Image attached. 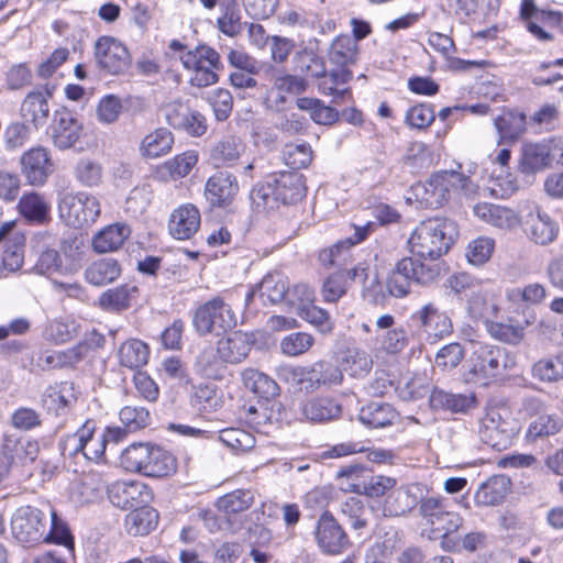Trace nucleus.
<instances>
[{
	"label": "nucleus",
	"instance_id": "obj_60",
	"mask_svg": "<svg viewBox=\"0 0 563 563\" xmlns=\"http://www.w3.org/2000/svg\"><path fill=\"white\" fill-rule=\"evenodd\" d=\"M219 439L223 444L236 452L247 451L252 449L255 443L253 434L240 428H228L221 430Z\"/></svg>",
	"mask_w": 563,
	"mask_h": 563
},
{
	"label": "nucleus",
	"instance_id": "obj_6",
	"mask_svg": "<svg viewBox=\"0 0 563 563\" xmlns=\"http://www.w3.org/2000/svg\"><path fill=\"white\" fill-rule=\"evenodd\" d=\"M290 379L305 393H313L322 387L340 385L343 374L339 366L329 361H318L308 366L289 369Z\"/></svg>",
	"mask_w": 563,
	"mask_h": 563
},
{
	"label": "nucleus",
	"instance_id": "obj_46",
	"mask_svg": "<svg viewBox=\"0 0 563 563\" xmlns=\"http://www.w3.org/2000/svg\"><path fill=\"white\" fill-rule=\"evenodd\" d=\"M118 356L122 366L130 369H139L147 363L150 349L143 341L131 339L120 346Z\"/></svg>",
	"mask_w": 563,
	"mask_h": 563
},
{
	"label": "nucleus",
	"instance_id": "obj_17",
	"mask_svg": "<svg viewBox=\"0 0 563 563\" xmlns=\"http://www.w3.org/2000/svg\"><path fill=\"white\" fill-rule=\"evenodd\" d=\"M26 238L18 228L16 221H8L0 225V243L3 244L2 268L9 272L19 271L24 262Z\"/></svg>",
	"mask_w": 563,
	"mask_h": 563
},
{
	"label": "nucleus",
	"instance_id": "obj_64",
	"mask_svg": "<svg viewBox=\"0 0 563 563\" xmlns=\"http://www.w3.org/2000/svg\"><path fill=\"white\" fill-rule=\"evenodd\" d=\"M250 198L252 203L258 210H272L278 206V198L276 195L275 187L273 186V179L257 184L251 191Z\"/></svg>",
	"mask_w": 563,
	"mask_h": 563
},
{
	"label": "nucleus",
	"instance_id": "obj_29",
	"mask_svg": "<svg viewBox=\"0 0 563 563\" xmlns=\"http://www.w3.org/2000/svg\"><path fill=\"white\" fill-rule=\"evenodd\" d=\"M200 227V212L194 205H184L176 209L169 219V232L178 240L190 239Z\"/></svg>",
	"mask_w": 563,
	"mask_h": 563
},
{
	"label": "nucleus",
	"instance_id": "obj_39",
	"mask_svg": "<svg viewBox=\"0 0 563 563\" xmlns=\"http://www.w3.org/2000/svg\"><path fill=\"white\" fill-rule=\"evenodd\" d=\"M510 485V478L506 475L492 476L478 487L475 500L484 506L497 505L507 496Z\"/></svg>",
	"mask_w": 563,
	"mask_h": 563
},
{
	"label": "nucleus",
	"instance_id": "obj_20",
	"mask_svg": "<svg viewBox=\"0 0 563 563\" xmlns=\"http://www.w3.org/2000/svg\"><path fill=\"white\" fill-rule=\"evenodd\" d=\"M239 192L236 177L228 172H218L206 183L205 197L211 207H230Z\"/></svg>",
	"mask_w": 563,
	"mask_h": 563
},
{
	"label": "nucleus",
	"instance_id": "obj_5",
	"mask_svg": "<svg viewBox=\"0 0 563 563\" xmlns=\"http://www.w3.org/2000/svg\"><path fill=\"white\" fill-rule=\"evenodd\" d=\"M40 446L36 441H7L2 446L0 476L13 475L20 478L34 476L33 465L38 456Z\"/></svg>",
	"mask_w": 563,
	"mask_h": 563
},
{
	"label": "nucleus",
	"instance_id": "obj_35",
	"mask_svg": "<svg viewBox=\"0 0 563 563\" xmlns=\"http://www.w3.org/2000/svg\"><path fill=\"white\" fill-rule=\"evenodd\" d=\"M358 419L368 428L379 429L391 426L398 419V412L387 402L372 401L361 408Z\"/></svg>",
	"mask_w": 563,
	"mask_h": 563
},
{
	"label": "nucleus",
	"instance_id": "obj_9",
	"mask_svg": "<svg viewBox=\"0 0 563 563\" xmlns=\"http://www.w3.org/2000/svg\"><path fill=\"white\" fill-rule=\"evenodd\" d=\"M419 515L435 530L451 534L460 529L463 519L459 512L451 510L444 497H426L419 501Z\"/></svg>",
	"mask_w": 563,
	"mask_h": 563
},
{
	"label": "nucleus",
	"instance_id": "obj_43",
	"mask_svg": "<svg viewBox=\"0 0 563 563\" xmlns=\"http://www.w3.org/2000/svg\"><path fill=\"white\" fill-rule=\"evenodd\" d=\"M552 159L547 144L530 143L522 147L520 168L525 174H534L549 166Z\"/></svg>",
	"mask_w": 563,
	"mask_h": 563
},
{
	"label": "nucleus",
	"instance_id": "obj_53",
	"mask_svg": "<svg viewBox=\"0 0 563 563\" xmlns=\"http://www.w3.org/2000/svg\"><path fill=\"white\" fill-rule=\"evenodd\" d=\"M494 124L501 139L517 140L526 131V115L520 112L508 111L495 118Z\"/></svg>",
	"mask_w": 563,
	"mask_h": 563
},
{
	"label": "nucleus",
	"instance_id": "obj_41",
	"mask_svg": "<svg viewBox=\"0 0 563 563\" xmlns=\"http://www.w3.org/2000/svg\"><path fill=\"white\" fill-rule=\"evenodd\" d=\"M157 520V511L146 504L126 515L125 528L131 536H145L156 528Z\"/></svg>",
	"mask_w": 563,
	"mask_h": 563
},
{
	"label": "nucleus",
	"instance_id": "obj_61",
	"mask_svg": "<svg viewBox=\"0 0 563 563\" xmlns=\"http://www.w3.org/2000/svg\"><path fill=\"white\" fill-rule=\"evenodd\" d=\"M283 159L292 169L306 168L312 161V150L309 144H286L283 150Z\"/></svg>",
	"mask_w": 563,
	"mask_h": 563
},
{
	"label": "nucleus",
	"instance_id": "obj_51",
	"mask_svg": "<svg viewBox=\"0 0 563 563\" xmlns=\"http://www.w3.org/2000/svg\"><path fill=\"white\" fill-rule=\"evenodd\" d=\"M563 426L562 419L556 415H540L529 424L526 437L528 441L534 442L550 435L556 434Z\"/></svg>",
	"mask_w": 563,
	"mask_h": 563
},
{
	"label": "nucleus",
	"instance_id": "obj_27",
	"mask_svg": "<svg viewBox=\"0 0 563 563\" xmlns=\"http://www.w3.org/2000/svg\"><path fill=\"white\" fill-rule=\"evenodd\" d=\"M523 231L528 239L539 245H549L559 233L558 223L545 212L530 213L523 223Z\"/></svg>",
	"mask_w": 563,
	"mask_h": 563
},
{
	"label": "nucleus",
	"instance_id": "obj_38",
	"mask_svg": "<svg viewBox=\"0 0 563 563\" xmlns=\"http://www.w3.org/2000/svg\"><path fill=\"white\" fill-rule=\"evenodd\" d=\"M122 273L119 261L104 257L92 262L85 271L86 280L93 286H104L113 283Z\"/></svg>",
	"mask_w": 563,
	"mask_h": 563
},
{
	"label": "nucleus",
	"instance_id": "obj_37",
	"mask_svg": "<svg viewBox=\"0 0 563 563\" xmlns=\"http://www.w3.org/2000/svg\"><path fill=\"white\" fill-rule=\"evenodd\" d=\"M252 344L246 334L233 332L229 336L218 341V352L225 363L238 364L250 353Z\"/></svg>",
	"mask_w": 563,
	"mask_h": 563
},
{
	"label": "nucleus",
	"instance_id": "obj_49",
	"mask_svg": "<svg viewBox=\"0 0 563 563\" xmlns=\"http://www.w3.org/2000/svg\"><path fill=\"white\" fill-rule=\"evenodd\" d=\"M296 104L300 110L309 112L311 120L317 124L331 125L340 118L335 108L325 106L320 99L301 97L297 99Z\"/></svg>",
	"mask_w": 563,
	"mask_h": 563
},
{
	"label": "nucleus",
	"instance_id": "obj_31",
	"mask_svg": "<svg viewBox=\"0 0 563 563\" xmlns=\"http://www.w3.org/2000/svg\"><path fill=\"white\" fill-rule=\"evenodd\" d=\"M75 401L74 385L69 382H60L48 386L42 396L43 407L56 416L65 415Z\"/></svg>",
	"mask_w": 563,
	"mask_h": 563
},
{
	"label": "nucleus",
	"instance_id": "obj_63",
	"mask_svg": "<svg viewBox=\"0 0 563 563\" xmlns=\"http://www.w3.org/2000/svg\"><path fill=\"white\" fill-rule=\"evenodd\" d=\"M222 362L218 346L207 345L197 355L195 366L202 375L217 377Z\"/></svg>",
	"mask_w": 563,
	"mask_h": 563
},
{
	"label": "nucleus",
	"instance_id": "obj_54",
	"mask_svg": "<svg viewBox=\"0 0 563 563\" xmlns=\"http://www.w3.org/2000/svg\"><path fill=\"white\" fill-rule=\"evenodd\" d=\"M265 74L273 82V87L282 92L299 95L305 92L308 87L303 78L296 75L284 74L271 64L267 65Z\"/></svg>",
	"mask_w": 563,
	"mask_h": 563
},
{
	"label": "nucleus",
	"instance_id": "obj_58",
	"mask_svg": "<svg viewBox=\"0 0 563 563\" xmlns=\"http://www.w3.org/2000/svg\"><path fill=\"white\" fill-rule=\"evenodd\" d=\"M465 356V350L459 342L442 346L435 354L434 364L443 372L456 368Z\"/></svg>",
	"mask_w": 563,
	"mask_h": 563
},
{
	"label": "nucleus",
	"instance_id": "obj_23",
	"mask_svg": "<svg viewBox=\"0 0 563 563\" xmlns=\"http://www.w3.org/2000/svg\"><path fill=\"white\" fill-rule=\"evenodd\" d=\"M82 124L67 110L56 111L51 125L53 144L59 150L73 147L80 139Z\"/></svg>",
	"mask_w": 563,
	"mask_h": 563
},
{
	"label": "nucleus",
	"instance_id": "obj_2",
	"mask_svg": "<svg viewBox=\"0 0 563 563\" xmlns=\"http://www.w3.org/2000/svg\"><path fill=\"white\" fill-rule=\"evenodd\" d=\"M444 272L443 262H422L404 257L397 262L386 280L388 292L402 298L410 291L412 283L427 286L435 283Z\"/></svg>",
	"mask_w": 563,
	"mask_h": 563
},
{
	"label": "nucleus",
	"instance_id": "obj_11",
	"mask_svg": "<svg viewBox=\"0 0 563 563\" xmlns=\"http://www.w3.org/2000/svg\"><path fill=\"white\" fill-rule=\"evenodd\" d=\"M95 60L100 70L120 75L128 70L131 56L128 48L111 36H101L95 43Z\"/></svg>",
	"mask_w": 563,
	"mask_h": 563
},
{
	"label": "nucleus",
	"instance_id": "obj_19",
	"mask_svg": "<svg viewBox=\"0 0 563 563\" xmlns=\"http://www.w3.org/2000/svg\"><path fill=\"white\" fill-rule=\"evenodd\" d=\"M111 504L121 509H135L152 500V492L141 482H117L108 488Z\"/></svg>",
	"mask_w": 563,
	"mask_h": 563
},
{
	"label": "nucleus",
	"instance_id": "obj_44",
	"mask_svg": "<svg viewBox=\"0 0 563 563\" xmlns=\"http://www.w3.org/2000/svg\"><path fill=\"white\" fill-rule=\"evenodd\" d=\"M137 292V287L129 284L108 289L99 297V306L107 311L119 312L125 310L131 306V301L136 298Z\"/></svg>",
	"mask_w": 563,
	"mask_h": 563
},
{
	"label": "nucleus",
	"instance_id": "obj_25",
	"mask_svg": "<svg viewBox=\"0 0 563 563\" xmlns=\"http://www.w3.org/2000/svg\"><path fill=\"white\" fill-rule=\"evenodd\" d=\"M300 410L306 420L313 423H325L341 417L342 405L334 397L317 396L305 400Z\"/></svg>",
	"mask_w": 563,
	"mask_h": 563
},
{
	"label": "nucleus",
	"instance_id": "obj_7",
	"mask_svg": "<svg viewBox=\"0 0 563 563\" xmlns=\"http://www.w3.org/2000/svg\"><path fill=\"white\" fill-rule=\"evenodd\" d=\"M314 540L327 555H340L351 547L347 533L329 510H323L317 520Z\"/></svg>",
	"mask_w": 563,
	"mask_h": 563
},
{
	"label": "nucleus",
	"instance_id": "obj_59",
	"mask_svg": "<svg viewBox=\"0 0 563 563\" xmlns=\"http://www.w3.org/2000/svg\"><path fill=\"white\" fill-rule=\"evenodd\" d=\"M177 463L170 452L155 446L152 452V464L148 467V477H166L176 472Z\"/></svg>",
	"mask_w": 563,
	"mask_h": 563
},
{
	"label": "nucleus",
	"instance_id": "obj_18",
	"mask_svg": "<svg viewBox=\"0 0 563 563\" xmlns=\"http://www.w3.org/2000/svg\"><path fill=\"white\" fill-rule=\"evenodd\" d=\"M467 363L471 374L482 378L495 377L505 366V354L496 345L477 343L474 345Z\"/></svg>",
	"mask_w": 563,
	"mask_h": 563
},
{
	"label": "nucleus",
	"instance_id": "obj_47",
	"mask_svg": "<svg viewBox=\"0 0 563 563\" xmlns=\"http://www.w3.org/2000/svg\"><path fill=\"white\" fill-rule=\"evenodd\" d=\"M532 376L542 383L563 380V352L540 358L532 365Z\"/></svg>",
	"mask_w": 563,
	"mask_h": 563
},
{
	"label": "nucleus",
	"instance_id": "obj_10",
	"mask_svg": "<svg viewBox=\"0 0 563 563\" xmlns=\"http://www.w3.org/2000/svg\"><path fill=\"white\" fill-rule=\"evenodd\" d=\"M254 503V494L249 489H236L220 497L217 507L222 516L206 518L207 526L210 530L222 529V523L228 525V530L235 532L241 527L231 520L232 516H236L246 511Z\"/></svg>",
	"mask_w": 563,
	"mask_h": 563
},
{
	"label": "nucleus",
	"instance_id": "obj_40",
	"mask_svg": "<svg viewBox=\"0 0 563 563\" xmlns=\"http://www.w3.org/2000/svg\"><path fill=\"white\" fill-rule=\"evenodd\" d=\"M288 279L279 272L268 273L263 277L257 285L256 291L258 292L264 305H276L284 302L287 295ZM255 290L250 296H254Z\"/></svg>",
	"mask_w": 563,
	"mask_h": 563
},
{
	"label": "nucleus",
	"instance_id": "obj_21",
	"mask_svg": "<svg viewBox=\"0 0 563 563\" xmlns=\"http://www.w3.org/2000/svg\"><path fill=\"white\" fill-rule=\"evenodd\" d=\"M16 210L27 224L45 225L52 220L51 200L38 191L24 192L18 201Z\"/></svg>",
	"mask_w": 563,
	"mask_h": 563
},
{
	"label": "nucleus",
	"instance_id": "obj_50",
	"mask_svg": "<svg viewBox=\"0 0 563 563\" xmlns=\"http://www.w3.org/2000/svg\"><path fill=\"white\" fill-rule=\"evenodd\" d=\"M547 296L545 288L541 284H529L525 288H511L506 292L507 299L518 305L517 312L521 313L525 306L540 303Z\"/></svg>",
	"mask_w": 563,
	"mask_h": 563
},
{
	"label": "nucleus",
	"instance_id": "obj_48",
	"mask_svg": "<svg viewBox=\"0 0 563 563\" xmlns=\"http://www.w3.org/2000/svg\"><path fill=\"white\" fill-rule=\"evenodd\" d=\"M243 150L244 146L239 139L227 136L212 146L210 157L217 167L231 166L240 158Z\"/></svg>",
	"mask_w": 563,
	"mask_h": 563
},
{
	"label": "nucleus",
	"instance_id": "obj_1",
	"mask_svg": "<svg viewBox=\"0 0 563 563\" xmlns=\"http://www.w3.org/2000/svg\"><path fill=\"white\" fill-rule=\"evenodd\" d=\"M456 235L454 221L446 218L427 219L418 224L409 238L412 257L422 262H440Z\"/></svg>",
	"mask_w": 563,
	"mask_h": 563
},
{
	"label": "nucleus",
	"instance_id": "obj_13",
	"mask_svg": "<svg viewBox=\"0 0 563 563\" xmlns=\"http://www.w3.org/2000/svg\"><path fill=\"white\" fill-rule=\"evenodd\" d=\"M510 317L506 322L485 320L487 332L496 340L512 345H518L525 339V329L537 320L534 310L525 306L521 313Z\"/></svg>",
	"mask_w": 563,
	"mask_h": 563
},
{
	"label": "nucleus",
	"instance_id": "obj_33",
	"mask_svg": "<svg viewBox=\"0 0 563 563\" xmlns=\"http://www.w3.org/2000/svg\"><path fill=\"white\" fill-rule=\"evenodd\" d=\"M131 235L128 224L117 222L101 229L92 238V249L99 254L119 250L124 241Z\"/></svg>",
	"mask_w": 563,
	"mask_h": 563
},
{
	"label": "nucleus",
	"instance_id": "obj_57",
	"mask_svg": "<svg viewBox=\"0 0 563 563\" xmlns=\"http://www.w3.org/2000/svg\"><path fill=\"white\" fill-rule=\"evenodd\" d=\"M396 484V479L383 475H372L365 478L364 483L350 484V490L356 493H365L371 497H379L391 489Z\"/></svg>",
	"mask_w": 563,
	"mask_h": 563
},
{
	"label": "nucleus",
	"instance_id": "obj_52",
	"mask_svg": "<svg viewBox=\"0 0 563 563\" xmlns=\"http://www.w3.org/2000/svg\"><path fill=\"white\" fill-rule=\"evenodd\" d=\"M222 14L217 20L218 29L228 36H235L242 31L241 11L236 0H222Z\"/></svg>",
	"mask_w": 563,
	"mask_h": 563
},
{
	"label": "nucleus",
	"instance_id": "obj_15",
	"mask_svg": "<svg viewBox=\"0 0 563 563\" xmlns=\"http://www.w3.org/2000/svg\"><path fill=\"white\" fill-rule=\"evenodd\" d=\"M21 172L30 186H44L54 172L49 151L43 146L32 147L20 158Z\"/></svg>",
	"mask_w": 563,
	"mask_h": 563
},
{
	"label": "nucleus",
	"instance_id": "obj_34",
	"mask_svg": "<svg viewBox=\"0 0 563 563\" xmlns=\"http://www.w3.org/2000/svg\"><path fill=\"white\" fill-rule=\"evenodd\" d=\"M475 213L487 223L505 231L515 230L521 221L517 212L499 205L484 203L476 206Z\"/></svg>",
	"mask_w": 563,
	"mask_h": 563
},
{
	"label": "nucleus",
	"instance_id": "obj_24",
	"mask_svg": "<svg viewBox=\"0 0 563 563\" xmlns=\"http://www.w3.org/2000/svg\"><path fill=\"white\" fill-rule=\"evenodd\" d=\"M104 344L103 335L92 333L88 339L78 342L73 347L64 351H57L46 357V363L53 367H73L81 362L88 354Z\"/></svg>",
	"mask_w": 563,
	"mask_h": 563
},
{
	"label": "nucleus",
	"instance_id": "obj_32",
	"mask_svg": "<svg viewBox=\"0 0 563 563\" xmlns=\"http://www.w3.org/2000/svg\"><path fill=\"white\" fill-rule=\"evenodd\" d=\"M49 97H52V92L49 90H46V92L31 91L26 95L21 104L22 117L26 122L33 124L36 130L43 128L47 122L49 117L47 99Z\"/></svg>",
	"mask_w": 563,
	"mask_h": 563
},
{
	"label": "nucleus",
	"instance_id": "obj_12",
	"mask_svg": "<svg viewBox=\"0 0 563 563\" xmlns=\"http://www.w3.org/2000/svg\"><path fill=\"white\" fill-rule=\"evenodd\" d=\"M44 514L32 506L19 507L12 516L11 528L15 539L22 543L34 544L45 536Z\"/></svg>",
	"mask_w": 563,
	"mask_h": 563
},
{
	"label": "nucleus",
	"instance_id": "obj_62",
	"mask_svg": "<svg viewBox=\"0 0 563 563\" xmlns=\"http://www.w3.org/2000/svg\"><path fill=\"white\" fill-rule=\"evenodd\" d=\"M75 177L82 186H98L102 180V166L90 158H81L75 166Z\"/></svg>",
	"mask_w": 563,
	"mask_h": 563
},
{
	"label": "nucleus",
	"instance_id": "obj_14",
	"mask_svg": "<svg viewBox=\"0 0 563 563\" xmlns=\"http://www.w3.org/2000/svg\"><path fill=\"white\" fill-rule=\"evenodd\" d=\"M516 432L514 423L503 419L496 411L487 413L481 420L478 430L482 442L498 452L511 445Z\"/></svg>",
	"mask_w": 563,
	"mask_h": 563
},
{
	"label": "nucleus",
	"instance_id": "obj_4",
	"mask_svg": "<svg viewBox=\"0 0 563 563\" xmlns=\"http://www.w3.org/2000/svg\"><path fill=\"white\" fill-rule=\"evenodd\" d=\"M191 323L199 336H220L236 325V317L231 306L221 296H216L197 306Z\"/></svg>",
	"mask_w": 563,
	"mask_h": 563
},
{
	"label": "nucleus",
	"instance_id": "obj_45",
	"mask_svg": "<svg viewBox=\"0 0 563 563\" xmlns=\"http://www.w3.org/2000/svg\"><path fill=\"white\" fill-rule=\"evenodd\" d=\"M242 380L247 389L266 400L279 395L278 384L272 377L255 368L244 369Z\"/></svg>",
	"mask_w": 563,
	"mask_h": 563
},
{
	"label": "nucleus",
	"instance_id": "obj_28",
	"mask_svg": "<svg viewBox=\"0 0 563 563\" xmlns=\"http://www.w3.org/2000/svg\"><path fill=\"white\" fill-rule=\"evenodd\" d=\"M272 179L278 201L284 205H295L306 196L303 176L297 172H283Z\"/></svg>",
	"mask_w": 563,
	"mask_h": 563
},
{
	"label": "nucleus",
	"instance_id": "obj_16",
	"mask_svg": "<svg viewBox=\"0 0 563 563\" xmlns=\"http://www.w3.org/2000/svg\"><path fill=\"white\" fill-rule=\"evenodd\" d=\"M411 319L429 338H433L435 341L446 338L453 332L451 318L433 301L421 306L412 313Z\"/></svg>",
	"mask_w": 563,
	"mask_h": 563
},
{
	"label": "nucleus",
	"instance_id": "obj_3",
	"mask_svg": "<svg viewBox=\"0 0 563 563\" xmlns=\"http://www.w3.org/2000/svg\"><path fill=\"white\" fill-rule=\"evenodd\" d=\"M470 177L456 170H440L423 183L411 186V192L421 208L439 209L449 202L451 191L467 188Z\"/></svg>",
	"mask_w": 563,
	"mask_h": 563
},
{
	"label": "nucleus",
	"instance_id": "obj_8",
	"mask_svg": "<svg viewBox=\"0 0 563 563\" xmlns=\"http://www.w3.org/2000/svg\"><path fill=\"white\" fill-rule=\"evenodd\" d=\"M59 210L68 224L84 228L95 223L100 214L99 200L87 192L67 195L63 198Z\"/></svg>",
	"mask_w": 563,
	"mask_h": 563
},
{
	"label": "nucleus",
	"instance_id": "obj_30",
	"mask_svg": "<svg viewBox=\"0 0 563 563\" xmlns=\"http://www.w3.org/2000/svg\"><path fill=\"white\" fill-rule=\"evenodd\" d=\"M418 486H401L393 490L384 500L383 514L385 517H399L410 512L419 501L416 490Z\"/></svg>",
	"mask_w": 563,
	"mask_h": 563
},
{
	"label": "nucleus",
	"instance_id": "obj_55",
	"mask_svg": "<svg viewBox=\"0 0 563 563\" xmlns=\"http://www.w3.org/2000/svg\"><path fill=\"white\" fill-rule=\"evenodd\" d=\"M190 405L198 411L213 412L222 406V399L214 386L198 385L190 395Z\"/></svg>",
	"mask_w": 563,
	"mask_h": 563
},
{
	"label": "nucleus",
	"instance_id": "obj_26",
	"mask_svg": "<svg viewBox=\"0 0 563 563\" xmlns=\"http://www.w3.org/2000/svg\"><path fill=\"white\" fill-rule=\"evenodd\" d=\"M433 410H445L452 413H468L477 407L474 394H453L434 387L429 397Z\"/></svg>",
	"mask_w": 563,
	"mask_h": 563
},
{
	"label": "nucleus",
	"instance_id": "obj_42",
	"mask_svg": "<svg viewBox=\"0 0 563 563\" xmlns=\"http://www.w3.org/2000/svg\"><path fill=\"white\" fill-rule=\"evenodd\" d=\"M358 47L355 40L347 34L336 36L328 51V58L331 64L338 67H347L356 63Z\"/></svg>",
	"mask_w": 563,
	"mask_h": 563
},
{
	"label": "nucleus",
	"instance_id": "obj_22",
	"mask_svg": "<svg viewBox=\"0 0 563 563\" xmlns=\"http://www.w3.org/2000/svg\"><path fill=\"white\" fill-rule=\"evenodd\" d=\"M52 241L48 232L37 233L32 240V251L37 256L33 271L37 274H53L63 266V258Z\"/></svg>",
	"mask_w": 563,
	"mask_h": 563
},
{
	"label": "nucleus",
	"instance_id": "obj_36",
	"mask_svg": "<svg viewBox=\"0 0 563 563\" xmlns=\"http://www.w3.org/2000/svg\"><path fill=\"white\" fill-rule=\"evenodd\" d=\"M173 144V133L166 128H157L142 139L139 152L144 158H158L168 154Z\"/></svg>",
	"mask_w": 563,
	"mask_h": 563
},
{
	"label": "nucleus",
	"instance_id": "obj_56",
	"mask_svg": "<svg viewBox=\"0 0 563 563\" xmlns=\"http://www.w3.org/2000/svg\"><path fill=\"white\" fill-rule=\"evenodd\" d=\"M295 68L312 77H325V65L323 58L313 51L302 49L295 54Z\"/></svg>",
	"mask_w": 563,
	"mask_h": 563
}]
</instances>
